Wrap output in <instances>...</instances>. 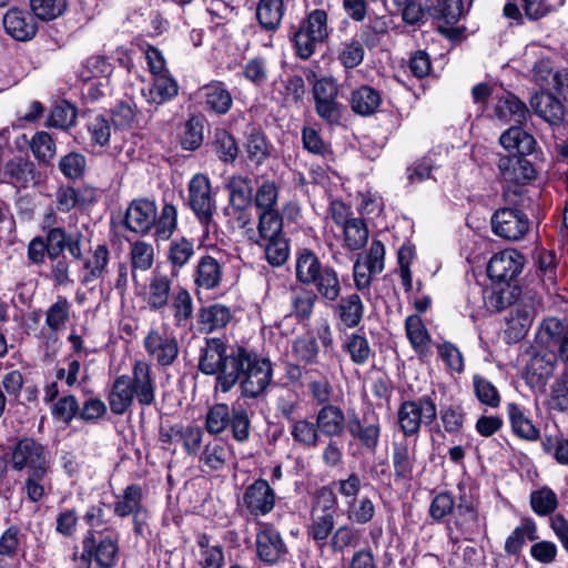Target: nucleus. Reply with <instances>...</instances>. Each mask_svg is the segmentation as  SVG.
I'll return each instance as SVG.
<instances>
[{
  "mask_svg": "<svg viewBox=\"0 0 568 568\" xmlns=\"http://www.w3.org/2000/svg\"><path fill=\"white\" fill-rule=\"evenodd\" d=\"M455 526L459 534L449 528V539L453 544H457L460 538L471 540L474 534L478 529V516L470 505H458L456 509Z\"/></svg>",
  "mask_w": 568,
  "mask_h": 568,
  "instance_id": "nucleus-26",
  "label": "nucleus"
},
{
  "mask_svg": "<svg viewBox=\"0 0 568 568\" xmlns=\"http://www.w3.org/2000/svg\"><path fill=\"white\" fill-rule=\"evenodd\" d=\"M568 331V326L556 317H548L544 320L538 328L534 345L536 347L552 351L557 356V349Z\"/></svg>",
  "mask_w": 568,
  "mask_h": 568,
  "instance_id": "nucleus-22",
  "label": "nucleus"
},
{
  "mask_svg": "<svg viewBox=\"0 0 568 568\" xmlns=\"http://www.w3.org/2000/svg\"><path fill=\"white\" fill-rule=\"evenodd\" d=\"M134 396L135 394L130 384V376H118L108 395L111 412L115 415H123L132 406Z\"/></svg>",
  "mask_w": 568,
  "mask_h": 568,
  "instance_id": "nucleus-25",
  "label": "nucleus"
},
{
  "mask_svg": "<svg viewBox=\"0 0 568 568\" xmlns=\"http://www.w3.org/2000/svg\"><path fill=\"white\" fill-rule=\"evenodd\" d=\"M551 91L541 90L534 94L530 99V104L537 115L550 124H557L564 119L565 112L561 102Z\"/></svg>",
  "mask_w": 568,
  "mask_h": 568,
  "instance_id": "nucleus-23",
  "label": "nucleus"
},
{
  "mask_svg": "<svg viewBox=\"0 0 568 568\" xmlns=\"http://www.w3.org/2000/svg\"><path fill=\"white\" fill-rule=\"evenodd\" d=\"M156 221L154 202L142 199L134 200L126 209L124 225L132 232L146 233Z\"/></svg>",
  "mask_w": 568,
  "mask_h": 568,
  "instance_id": "nucleus-18",
  "label": "nucleus"
},
{
  "mask_svg": "<svg viewBox=\"0 0 568 568\" xmlns=\"http://www.w3.org/2000/svg\"><path fill=\"white\" fill-rule=\"evenodd\" d=\"M344 237L346 246L352 251L362 248L368 240V230L366 224L361 219H349L345 222Z\"/></svg>",
  "mask_w": 568,
  "mask_h": 568,
  "instance_id": "nucleus-51",
  "label": "nucleus"
},
{
  "mask_svg": "<svg viewBox=\"0 0 568 568\" xmlns=\"http://www.w3.org/2000/svg\"><path fill=\"white\" fill-rule=\"evenodd\" d=\"M532 79L541 90H554L568 98V73L555 70L550 59H540L534 64Z\"/></svg>",
  "mask_w": 568,
  "mask_h": 568,
  "instance_id": "nucleus-14",
  "label": "nucleus"
},
{
  "mask_svg": "<svg viewBox=\"0 0 568 568\" xmlns=\"http://www.w3.org/2000/svg\"><path fill=\"white\" fill-rule=\"evenodd\" d=\"M345 415L343 410L335 405H324L316 414V426L325 436L338 437L346 428Z\"/></svg>",
  "mask_w": 568,
  "mask_h": 568,
  "instance_id": "nucleus-24",
  "label": "nucleus"
},
{
  "mask_svg": "<svg viewBox=\"0 0 568 568\" xmlns=\"http://www.w3.org/2000/svg\"><path fill=\"white\" fill-rule=\"evenodd\" d=\"M324 506L322 509V514H313V519L311 525L307 527V536L312 538L317 544H324L328 536L333 534V529L335 526L334 520V505H335V498L332 494H328V496L324 497Z\"/></svg>",
  "mask_w": 568,
  "mask_h": 568,
  "instance_id": "nucleus-21",
  "label": "nucleus"
},
{
  "mask_svg": "<svg viewBox=\"0 0 568 568\" xmlns=\"http://www.w3.org/2000/svg\"><path fill=\"white\" fill-rule=\"evenodd\" d=\"M507 412L511 429L517 436L527 440H536L538 438V429L517 404H509L507 406Z\"/></svg>",
  "mask_w": 568,
  "mask_h": 568,
  "instance_id": "nucleus-41",
  "label": "nucleus"
},
{
  "mask_svg": "<svg viewBox=\"0 0 568 568\" xmlns=\"http://www.w3.org/2000/svg\"><path fill=\"white\" fill-rule=\"evenodd\" d=\"M171 307L173 310L175 325L186 326L193 314V302L190 293L184 288H180L172 296Z\"/></svg>",
  "mask_w": 568,
  "mask_h": 568,
  "instance_id": "nucleus-54",
  "label": "nucleus"
},
{
  "mask_svg": "<svg viewBox=\"0 0 568 568\" xmlns=\"http://www.w3.org/2000/svg\"><path fill=\"white\" fill-rule=\"evenodd\" d=\"M256 243L264 247L265 257L271 265L281 266L287 261L290 247L284 235L272 240L256 241Z\"/></svg>",
  "mask_w": 568,
  "mask_h": 568,
  "instance_id": "nucleus-45",
  "label": "nucleus"
},
{
  "mask_svg": "<svg viewBox=\"0 0 568 568\" xmlns=\"http://www.w3.org/2000/svg\"><path fill=\"white\" fill-rule=\"evenodd\" d=\"M346 429L368 453H375L381 437V424L377 420L361 419L356 413L348 414Z\"/></svg>",
  "mask_w": 568,
  "mask_h": 568,
  "instance_id": "nucleus-15",
  "label": "nucleus"
},
{
  "mask_svg": "<svg viewBox=\"0 0 568 568\" xmlns=\"http://www.w3.org/2000/svg\"><path fill=\"white\" fill-rule=\"evenodd\" d=\"M324 271L317 256L307 248L300 251L296 260V278L303 284H312Z\"/></svg>",
  "mask_w": 568,
  "mask_h": 568,
  "instance_id": "nucleus-37",
  "label": "nucleus"
},
{
  "mask_svg": "<svg viewBox=\"0 0 568 568\" xmlns=\"http://www.w3.org/2000/svg\"><path fill=\"white\" fill-rule=\"evenodd\" d=\"M30 146L36 159L47 165L51 163L57 152L54 140L44 131L33 135Z\"/></svg>",
  "mask_w": 568,
  "mask_h": 568,
  "instance_id": "nucleus-52",
  "label": "nucleus"
},
{
  "mask_svg": "<svg viewBox=\"0 0 568 568\" xmlns=\"http://www.w3.org/2000/svg\"><path fill=\"white\" fill-rule=\"evenodd\" d=\"M557 357L552 351L531 345V355L526 365L524 378L530 388L544 389L551 377Z\"/></svg>",
  "mask_w": 568,
  "mask_h": 568,
  "instance_id": "nucleus-9",
  "label": "nucleus"
},
{
  "mask_svg": "<svg viewBox=\"0 0 568 568\" xmlns=\"http://www.w3.org/2000/svg\"><path fill=\"white\" fill-rule=\"evenodd\" d=\"M382 102L381 94L377 90L368 85H362L351 95L352 110L362 116H369L374 114L379 108Z\"/></svg>",
  "mask_w": 568,
  "mask_h": 568,
  "instance_id": "nucleus-33",
  "label": "nucleus"
},
{
  "mask_svg": "<svg viewBox=\"0 0 568 568\" xmlns=\"http://www.w3.org/2000/svg\"><path fill=\"white\" fill-rule=\"evenodd\" d=\"M178 94L176 82L166 75L158 74L152 87L150 88V101L161 104Z\"/></svg>",
  "mask_w": 568,
  "mask_h": 568,
  "instance_id": "nucleus-61",
  "label": "nucleus"
},
{
  "mask_svg": "<svg viewBox=\"0 0 568 568\" xmlns=\"http://www.w3.org/2000/svg\"><path fill=\"white\" fill-rule=\"evenodd\" d=\"M229 191L230 205L236 212L246 211L252 202L251 180L242 175H233L226 183Z\"/></svg>",
  "mask_w": 568,
  "mask_h": 568,
  "instance_id": "nucleus-30",
  "label": "nucleus"
},
{
  "mask_svg": "<svg viewBox=\"0 0 568 568\" xmlns=\"http://www.w3.org/2000/svg\"><path fill=\"white\" fill-rule=\"evenodd\" d=\"M222 276L221 265L214 257L205 255L197 263L194 282L197 286L212 290L220 284Z\"/></svg>",
  "mask_w": 568,
  "mask_h": 568,
  "instance_id": "nucleus-35",
  "label": "nucleus"
},
{
  "mask_svg": "<svg viewBox=\"0 0 568 568\" xmlns=\"http://www.w3.org/2000/svg\"><path fill=\"white\" fill-rule=\"evenodd\" d=\"M529 113L528 108L516 95L507 92L497 102L495 114L505 122L521 124Z\"/></svg>",
  "mask_w": 568,
  "mask_h": 568,
  "instance_id": "nucleus-31",
  "label": "nucleus"
},
{
  "mask_svg": "<svg viewBox=\"0 0 568 568\" xmlns=\"http://www.w3.org/2000/svg\"><path fill=\"white\" fill-rule=\"evenodd\" d=\"M232 317L231 310L222 304L203 307L199 312V322L207 332L223 328Z\"/></svg>",
  "mask_w": 568,
  "mask_h": 568,
  "instance_id": "nucleus-39",
  "label": "nucleus"
},
{
  "mask_svg": "<svg viewBox=\"0 0 568 568\" xmlns=\"http://www.w3.org/2000/svg\"><path fill=\"white\" fill-rule=\"evenodd\" d=\"M283 0H261L256 8V18L265 30H276L283 17Z\"/></svg>",
  "mask_w": 568,
  "mask_h": 568,
  "instance_id": "nucleus-40",
  "label": "nucleus"
},
{
  "mask_svg": "<svg viewBox=\"0 0 568 568\" xmlns=\"http://www.w3.org/2000/svg\"><path fill=\"white\" fill-rule=\"evenodd\" d=\"M530 505L537 515L547 516L557 508L558 499L550 488L544 487L531 493Z\"/></svg>",
  "mask_w": 568,
  "mask_h": 568,
  "instance_id": "nucleus-62",
  "label": "nucleus"
},
{
  "mask_svg": "<svg viewBox=\"0 0 568 568\" xmlns=\"http://www.w3.org/2000/svg\"><path fill=\"white\" fill-rule=\"evenodd\" d=\"M334 314L346 327H356L364 315L361 296L354 293L342 297L334 307Z\"/></svg>",
  "mask_w": 568,
  "mask_h": 568,
  "instance_id": "nucleus-29",
  "label": "nucleus"
},
{
  "mask_svg": "<svg viewBox=\"0 0 568 568\" xmlns=\"http://www.w3.org/2000/svg\"><path fill=\"white\" fill-rule=\"evenodd\" d=\"M275 491L265 479H256L246 487L243 494V505L255 517L265 516L275 506Z\"/></svg>",
  "mask_w": 568,
  "mask_h": 568,
  "instance_id": "nucleus-12",
  "label": "nucleus"
},
{
  "mask_svg": "<svg viewBox=\"0 0 568 568\" xmlns=\"http://www.w3.org/2000/svg\"><path fill=\"white\" fill-rule=\"evenodd\" d=\"M2 23L6 32L19 41L30 40L37 32L33 17L18 8L8 10Z\"/></svg>",
  "mask_w": 568,
  "mask_h": 568,
  "instance_id": "nucleus-20",
  "label": "nucleus"
},
{
  "mask_svg": "<svg viewBox=\"0 0 568 568\" xmlns=\"http://www.w3.org/2000/svg\"><path fill=\"white\" fill-rule=\"evenodd\" d=\"M171 281L163 275L155 276L150 283L148 305L153 311L163 310L169 302Z\"/></svg>",
  "mask_w": 568,
  "mask_h": 568,
  "instance_id": "nucleus-46",
  "label": "nucleus"
},
{
  "mask_svg": "<svg viewBox=\"0 0 568 568\" xmlns=\"http://www.w3.org/2000/svg\"><path fill=\"white\" fill-rule=\"evenodd\" d=\"M109 263V250L106 245L99 244L92 250L91 256L84 260L83 267L88 273L83 277V283L88 284L102 277Z\"/></svg>",
  "mask_w": 568,
  "mask_h": 568,
  "instance_id": "nucleus-43",
  "label": "nucleus"
},
{
  "mask_svg": "<svg viewBox=\"0 0 568 568\" xmlns=\"http://www.w3.org/2000/svg\"><path fill=\"white\" fill-rule=\"evenodd\" d=\"M393 466L397 478L404 479L410 476L414 467V459L410 456V452L406 443H394Z\"/></svg>",
  "mask_w": 568,
  "mask_h": 568,
  "instance_id": "nucleus-57",
  "label": "nucleus"
},
{
  "mask_svg": "<svg viewBox=\"0 0 568 568\" xmlns=\"http://www.w3.org/2000/svg\"><path fill=\"white\" fill-rule=\"evenodd\" d=\"M200 91L207 108L217 114H225L233 104L232 95L222 82H211Z\"/></svg>",
  "mask_w": 568,
  "mask_h": 568,
  "instance_id": "nucleus-32",
  "label": "nucleus"
},
{
  "mask_svg": "<svg viewBox=\"0 0 568 568\" xmlns=\"http://www.w3.org/2000/svg\"><path fill=\"white\" fill-rule=\"evenodd\" d=\"M197 367L205 375L216 376V390L227 393L239 383L247 398L264 394L273 376L270 359L243 346L227 347L220 338L206 339Z\"/></svg>",
  "mask_w": 568,
  "mask_h": 568,
  "instance_id": "nucleus-1",
  "label": "nucleus"
},
{
  "mask_svg": "<svg viewBox=\"0 0 568 568\" xmlns=\"http://www.w3.org/2000/svg\"><path fill=\"white\" fill-rule=\"evenodd\" d=\"M70 307L68 298L59 296L45 313V324L53 332L61 329L70 318Z\"/></svg>",
  "mask_w": 568,
  "mask_h": 568,
  "instance_id": "nucleus-56",
  "label": "nucleus"
},
{
  "mask_svg": "<svg viewBox=\"0 0 568 568\" xmlns=\"http://www.w3.org/2000/svg\"><path fill=\"white\" fill-rule=\"evenodd\" d=\"M490 224L496 236L510 242L524 239L530 229L527 214L514 205L496 210Z\"/></svg>",
  "mask_w": 568,
  "mask_h": 568,
  "instance_id": "nucleus-6",
  "label": "nucleus"
},
{
  "mask_svg": "<svg viewBox=\"0 0 568 568\" xmlns=\"http://www.w3.org/2000/svg\"><path fill=\"white\" fill-rule=\"evenodd\" d=\"M258 558L266 564L280 561L287 552L281 534L270 525H263L256 535Z\"/></svg>",
  "mask_w": 568,
  "mask_h": 568,
  "instance_id": "nucleus-16",
  "label": "nucleus"
},
{
  "mask_svg": "<svg viewBox=\"0 0 568 568\" xmlns=\"http://www.w3.org/2000/svg\"><path fill=\"white\" fill-rule=\"evenodd\" d=\"M537 529L532 520L526 519L521 526L515 528L505 544V551L508 555H517L525 545L526 538L529 540L537 539Z\"/></svg>",
  "mask_w": 568,
  "mask_h": 568,
  "instance_id": "nucleus-50",
  "label": "nucleus"
},
{
  "mask_svg": "<svg viewBox=\"0 0 568 568\" xmlns=\"http://www.w3.org/2000/svg\"><path fill=\"white\" fill-rule=\"evenodd\" d=\"M313 93L318 116L332 124L339 123L343 105L337 101L336 82L331 78H322L315 82Z\"/></svg>",
  "mask_w": 568,
  "mask_h": 568,
  "instance_id": "nucleus-8",
  "label": "nucleus"
},
{
  "mask_svg": "<svg viewBox=\"0 0 568 568\" xmlns=\"http://www.w3.org/2000/svg\"><path fill=\"white\" fill-rule=\"evenodd\" d=\"M94 530V562L99 568H113L118 562L119 538L118 536H98Z\"/></svg>",
  "mask_w": 568,
  "mask_h": 568,
  "instance_id": "nucleus-27",
  "label": "nucleus"
},
{
  "mask_svg": "<svg viewBox=\"0 0 568 568\" xmlns=\"http://www.w3.org/2000/svg\"><path fill=\"white\" fill-rule=\"evenodd\" d=\"M320 430L316 423L306 419L293 420L291 425V435L293 439L304 447L312 448L318 443Z\"/></svg>",
  "mask_w": 568,
  "mask_h": 568,
  "instance_id": "nucleus-53",
  "label": "nucleus"
},
{
  "mask_svg": "<svg viewBox=\"0 0 568 568\" xmlns=\"http://www.w3.org/2000/svg\"><path fill=\"white\" fill-rule=\"evenodd\" d=\"M144 347L161 366L172 365L179 355L178 341L174 337L162 335L155 329H151L144 337Z\"/></svg>",
  "mask_w": 568,
  "mask_h": 568,
  "instance_id": "nucleus-17",
  "label": "nucleus"
},
{
  "mask_svg": "<svg viewBox=\"0 0 568 568\" xmlns=\"http://www.w3.org/2000/svg\"><path fill=\"white\" fill-rule=\"evenodd\" d=\"M230 407L226 404H215L206 414V430L212 435L221 434L226 429L230 423Z\"/></svg>",
  "mask_w": 568,
  "mask_h": 568,
  "instance_id": "nucleus-59",
  "label": "nucleus"
},
{
  "mask_svg": "<svg viewBox=\"0 0 568 568\" xmlns=\"http://www.w3.org/2000/svg\"><path fill=\"white\" fill-rule=\"evenodd\" d=\"M283 217L278 210L260 211L258 215V240H272L274 237L283 236Z\"/></svg>",
  "mask_w": 568,
  "mask_h": 568,
  "instance_id": "nucleus-44",
  "label": "nucleus"
},
{
  "mask_svg": "<svg viewBox=\"0 0 568 568\" xmlns=\"http://www.w3.org/2000/svg\"><path fill=\"white\" fill-rule=\"evenodd\" d=\"M524 256L515 248L493 255L487 266L488 276L497 283L509 284L523 271Z\"/></svg>",
  "mask_w": 568,
  "mask_h": 568,
  "instance_id": "nucleus-11",
  "label": "nucleus"
},
{
  "mask_svg": "<svg viewBox=\"0 0 568 568\" xmlns=\"http://www.w3.org/2000/svg\"><path fill=\"white\" fill-rule=\"evenodd\" d=\"M11 465L14 470L27 469L28 474H47L49 470L48 453L43 445L33 438L24 437L13 447Z\"/></svg>",
  "mask_w": 568,
  "mask_h": 568,
  "instance_id": "nucleus-5",
  "label": "nucleus"
},
{
  "mask_svg": "<svg viewBox=\"0 0 568 568\" xmlns=\"http://www.w3.org/2000/svg\"><path fill=\"white\" fill-rule=\"evenodd\" d=\"M194 252V242L180 237L170 243L168 258L174 268H181L192 258Z\"/></svg>",
  "mask_w": 568,
  "mask_h": 568,
  "instance_id": "nucleus-55",
  "label": "nucleus"
},
{
  "mask_svg": "<svg viewBox=\"0 0 568 568\" xmlns=\"http://www.w3.org/2000/svg\"><path fill=\"white\" fill-rule=\"evenodd\" d=\"M256 190L252 201L258 211L276 210L280 187L273 180L256 178Z\"/></svg>",
  "mask_w": 568,
  "mask_h": 568,
  "instance_id": "nucleus-36",
  "label": "nucleus"
},
{
  "mask_svg": "<svg viewBox=\"0 0 568 568\" xmlns=\"http://www.w3.org/2000/svg\"><path fill=\"white\" fill-rule=\"evenodd\" d=\"M500 144L514 155L525 156L532 153L536 146V140L531 134L520 126L514 125L505 131L499 139Z\"/></svg>",
  "mask_w": 568,
  "mask_h": 568,
  "instance_id": "nucleus-28",
  "label": "nucleus"
},
{
  "mask_svg": "<svg viewBox=\"0 0 568 568\" xmlns=\"http://www.w3.org/2000/svg\"><path fill=\"white\" fill-rule=\"evenodd\" d=\"M437 419V406L429 396L404 400L397 409V423L406 437L419 433L422 424H433Z\"/></svg>",
  "mask_w": 568,
  "mask_h": 568,
  "instance_id": "nucleus-3",
  "label": "nucleus"
},
{
  "mask_svg": "<svg viewBox=\"0 0 568 568\" xmlns=\"http://www.w3.org/2000/svg\"><path fill=\"white\" fill-rule=\"evenodd\" d=\"M30 7L36 17L50 21L60 17L65 8V0H30Z\"/></svg>",
  "mask_w": 568,
  "mask_h": 568,
  "instance_id": "nucleus-63",
  "label": "nucleus"
},
{
  "mask_svg": "<svg viewBox=\"0 0 568 568\" xmlns=\"http://www.w3.org/2000/svg\"><path fill=\"white\" fill-rule=\"evenodd\" d=\"M132 278L136 281V272L150 270L154 261L153 246L145 242H135L131 247Z\"/></svg>",
  "mask_w": 568,
  "mask_h": 568,
  "instance_id": "nucleus-49",
  "label": "nucleus"
},
{
  "mask_svg": "<svg viewBox=\"0 0 568 568\" xmlns=\"http://www.w3.org/2000/svg\"><path fill=\"white\" fill-rule=\"evenodd\" d=\"M231 456L230 447L220 439L207 442L200 456V460L211 470L223 468Z\"/></svg>",
  "mask_w": 568,
  "mask_h": 568,
  "instance_id": "nucleus-38",
  "label": "nucleus"
},
{
  "mask_svg": "<svg viewBox=\"0 0 568 568\" xmlns=\"http://www.w3.org/2000/svg\"><path fill=\"white\" fill-rule=\"evenodd\" d=\"M497 168L504 182L503 199L508 205L524 204V185L535 179L536 170L532 163L520 155H501Z\"/></svg>",
  "mask_w": 568,
  "mask_h": 568,
  "instance_id": "nucleus-2",
  "label": "nucleus"
},
{
  "mask_svg": "<svg viewBox=\"0 0 568 568\" xmlns=\"http://www.w3.org/2000/svg\"><path fill=\"white\" fill-rule=\"evenodd\" d=\"M142 488L141 486L133 484L125 487L121 499L114 504V514L121 518L131 516L134 513H139L142 505Z\"/></svg>",
  "mask_w": 568,
  "mask_h": 568,
  "instance_id": "nucleus-42",
  "label": "nucleus"
},
{
  "mask_svg": "<svg viewBox=\"0 0 568 568\" xmlns=\"http://www.w3.org/2000/svg\"><path fill=\"white\" fill-rule=\"evenodd\" d=\"M328 36L327 14L324 10H314L308 13L294 33V42L298 55L308 59L315 51V47L322 43Z\"/></svg>",
  "mask_w": 568,
  "mask_h": 568,
  "instance_id": "nucleus-4",
  "label": "nucleus"
},
{
  "mask_svg": "<svg viewBox=\"0 0 568 568\" xmlns=\"http://www.w3.org/2000/svg\"><path fill=\"white\" fill-rule=\"evenodd\" d=\"M189 204L197 219L209 224L215 211V200L212 195L211 183L204 174H195L189 183Z\"/></svg>",
  "mask_w": 568,
  "mask_h": 568,
  "instance_id": "nucleus-10",
  "label": "nucleus"
},
{
  "mask_svg": "<svg viewBox=\"0 0 568 568\" xmlns=\"http://www.w3.org/2000/svg\"><path fill=\"white\" fill-rule=\"evenodd\" d=\"M316 300L317 295L311 290L303 287L293 288L291 294V305L295 316L300 320L310 318Z\"/></svg>",
  "mask_w": 568,
  "mask_h": 568,
  "instance_id": "nucleus-47",
  "label": "nucleus"
},
{
  "mask_svg": "<svg viewBox=\"0 0 568 568\" xmlns=\"http://www.w3.org/2000/svg\"><path fill=\"white\" fill-rule=\"evenodd\" d=\"M344 347L356 365L366 364L373 354L367 338L358 334L347 336Z\"/></svg>",
  "mask_w": 568,
  "mask_h": 568,
  "instance_id": "nucleus-58",
  "label": "nucleus"
},
{
  "mask_svg": "<svg viewBox=\"0 0 568 568\" xmlns=\"http://www.w3.org/2000/svg\"><path fill=\"white\" fill-rule=\"evenodd\" d=\"M463 8L464 4L462 0H437L435 4L428 7L427 12L433 19L443 21L446 24V27L439 24L438 31L443 36L454 40L460 36L459 29L453 26L458 22L462 17Z\"/></svg>",
  "mask_w": 568,
  "mask_h": 568,
  "instance_id": "nucleus-13",
  "label": "nucleus"
},
{
  "mask_svg": "<svg viewBox=\"0 0 568 568\" xmlns=\"http://www.w3.org/2000/svg\"><path fill=\"white\" fill-rule=\"evenodd\" d=\"M75 119V108L67 101H61L52 108L48 123L54 128L68 129L74 124Z\"/></svg>",
  "mask_w": 568,
  "mask_h": 568,
  "instance_id": "nucleus-64",
  "label": "nucleus"
},
{
  "mask_svg": "<svg viewBox=\"0 0 568 568\" xmlns=\"http://www.w3.org/2000/svg\"><path fill=\"white\" fill-rule=\"evenodd\" d=\"M293 353L305 364H316L320 353L318 343L312 335L300 336L293 342Z\"/></svg>",
  "mask_w": 568,
  "mask_h": 568,
  "instance_id": "nucleus-60",
  "label": "nucleus"
},
{
  "mask_svg": "<svg viewBox=\"0 0 568 568\" xmlns=\"http://www.w3.org/2000/svg\"><path fill=\"white\" fill-rule=\"evenodd\" d=\"M131 387L142 406H150L155 400V382L151 365L145 361H136L130 377Z\"/></svg>",
  "mask_w": 568,
  "mask_h": 568,
  "instance_id": "nucleus-19",
  "label": "nucleus"
},
{
  "mask_svg": "<svg viewBox=\"0 0 568 568\" xmlns=\"http://www.w3.org/2000/svg\"><path fill=\"white\" fill-rule=\"evenodd\" d=\"M405 328L406 335L415 351L419 354L426 353L430 338L422 320L418 316L407 317Z\"/></svg>",
  "mask_w": 568,
  "mask_h": 568,
  "instance_id": "nucleus-48",
  "label": "nucleus"
},
{
  "mask_svg": "<svg viewBox=\"0 0 568 568\" xmlns=\"http://www.w3.org/2000/svg\"><path fill=\"white\" fill-rule=\"evenodd\" d=\"M312 284L316 287L317 297L320 296L326 304L336 302L341 295L339 277L333 267L325 266Z\"/></svg>",
  "mask_w": 568,
  "mask_h": 568,
  "instance_id": "nucleus-34",
  "label": "nucleus"
},
{
  "mask_svg": "<svg viewBox=\"0 0 568 568\" xmlns=\"http://www.w3.org/2000/svg\"><path fill=\"white\" fill-rule=\"evenodd\" d=\"M41 179L36 164L28 155L17 154L0 165V181L18 189L38 183Z\"/></svg>",
  "mask_w": 568,
  "mask_h": 568,
  "instance_id": "nucleus-7",
  "label": "nucleus"
}]
</instances>
